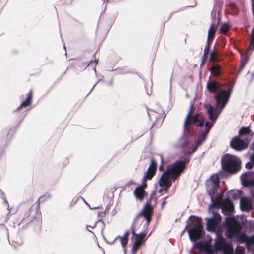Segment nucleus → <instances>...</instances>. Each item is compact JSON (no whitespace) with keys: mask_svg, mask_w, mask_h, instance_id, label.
<instances>
[{"mask_svg":"<svg viewBox=\"0 0 254 254\" xmlns=\"http://www.w3.org/2000/svg\"><path fill=\"white\" fill-rule=\"evenodd\" d=\"M194 110L193 105L186 116L183 126L184 132L180 139V143L184 154H191L197 150L206 136L217 120L220 112H214L215 108L211 106L207 110L211 122L206 121L199 114L191 116Z\"/></svg>","mask_w":254,"mask_h":254,"instance_id":"f257e3e1","label":"nucleus"},{"mask_svg":"<svg viewBox=\"0 0 254 254\" xmlns=\"http://www.w3.org/2000/svg\"><path fill=\"white\" fill-rule=\"evenodd\" d=\"M221 207L222 213L227 216L224 221L226 228V235L228 238H240V231L241 226L239 222L237 221L234 217L230 216L234 210V206L229 198L223 199L221 201Z\"/></svg>","mask_w":254,"mask_h":254,"instance_id":"f03ea898","label":"nucleus"},{"mask_svg":"<svg viewBox=\"0 0 254 254\" xmlns=\"http://www.w3.org/2000/svg\"><path fill=\"white\" fill-rule=\"evenodd\" d=\"M189 161V159L184 158L183 160H177L174 163L167 168L165 171L162 175L159 182L160 187H164L160 189L159 192L161 193L162 191L166 192L169 188L172 185L171 180L175 181L179 176L185 168V165Z\"/></svg>","mask_w":254,"mask_h":254,"instance_id":"7ed1b4c3","label":"nucleus"},{"mask_svg":"<svg viewBox=\"0 0 254 254\" xmlns=\"http://www.w3.org/2000/svg\"><path fill=\"white\" fill-rule=\"evenodd\" d=\"M207 89L209 92L216 93L215 96L216 108H215L214 112L217 113L220 112V113L229 101L232 87L228 90H221V87L217 82L209 80L207 83Z\"/></svg>","mask_w":254,"mask_h":254,"instance_id":"20e7f679","label":"nucleus"},{"mask_svg":"<svg viewBox=\"0 0 254 254\" xmlns=\"http://www.w3.org/2000/svg\"><path fill=\"white\" fill-rule=\"evenodd\" d=\"M221 166L222 170L219 171V175L228 178L240 170L241 161L236 156L226 154L221 158Z\"/></svg>","mask_w":254,"mask_h":254,"instance_id":"39448f33","label":"nucleus"},{"mask_svg":"<svg viewBox=\"0 0 254 254\" xmlns=\"http://www.w3.org/2000/svg\"><path fill=\"white\" fill-rule=\"evenodd\" d=\"M189 218H192L191 221L192 224L194 225L193 227L188 230L189 238L191 241L194 242L193 244L194 247L199 248L200 251L203 252L208 244L202 243L201 241L197 242H195L197 240L200 239L204 235L201 226V219L193 216L190 217Z\"/></svg>","mask_w":254,"mask_h":254,"instance_id":"423d86ee","label":"nucleus"},{"mask_svg":"<svg viewBox=\"0 0 254 254\" xmlns=\"http://www.w3.org/2000/svg\"><path fill=\"white\" fill-rule=\"evenodd\" d=\"M152 212L153 207L150 204V202L147 201L142 210L135 216L132 223H134L135 226H137L138 227L139 225L144 221V219L142 218L144 217L145 222L143 224V228L144 231L146 232L151 220Z\"/></svg>","mask_w":254,"mask_h":254,"instance_id":"0eeeda50","label":"nucleus"},{"mask_svg":"<svg viewBox=\"0 0 254 254\" xmlns=\"http://www.w3.org/2000/svg\"><path fill=\"white\" fill-rule=\"evenodd\" d=\"M137 226H135V223H132L130 230L132 234V241L133 242V247L132 248V254H135L139 248L141 246L143 242V239L145 237L147 232L143 231L137 234L135 233V230L137 228Z\"/></svg>","mask_w":254,"mask_h":254,"instance_id":"6e6552de","label":"nucleus"},{"mask_svg":"<svg viewBox=\"0 0 254 254\" xmlns=\"http://www.w3.org/2000/svg\"><path fill=\"white\" fill-rule=\"evenodd\" d=\"M206 227L208 231H215L221 221V217L218 213L213 212V215L211 218H206Z\"/></svg>","mask_w":254,"mask_h":254,"instance_id":"1a4fd4ad","label":"nucleus"},{"mask_svg":"<svg viewBox=\"0 0 254 254\" xmlns=\"http://www.w3.org/2000/svg\"><path fill=\"white\" fill-rule=\"evenodd\" d=\"M249 142V140L242 139L239 136H237L230 142V146L235 150L241 151L246 149Z\"/></svg>","mask_w":254,"mask_h":254,"instance_id":"9d476101","label":"nucleus"},{"mask_svg":"<svg viewBox=\"0 0 254 254\" xmlns=\"http://www.w3.org/2000/svg\"><path fill=\"white\" fill-rule=\"evenodd\" d=\"M219 187H216L212 184H208L207 191L208 195L210 196L211 203L209 205V208L212 209L216 207L218 194H217L216 198L215 196L216 194L217 189Z\"/></svg>","mask_w":254,"mask_h":254,"instance_id":"9b49d317","label":"nucleus"},{"mask_svg":"<svg viewBox=\"0 0 254 254\" xmlns=\"http://www.w3.org/2000/svg\"><path fill=\"white\" fill-rule=\"evenodd\" d=\"M156 161L154 159H152L150 164L142 179V185L144 187H147L146 180L151 179L154 175L156 170Z\"/></svg>","mask_w":254,"mask_h":254,"instance_id":"f8f14e48","label":"nucleus"},{"mask_svg":"<svg viewBox=\"0 0 254 254\" xmlns=\"http://www.w3.org/2000/svg\"><path fill=\"white\" fill-rule=\"evenodd\" d=\"M242 184L244 186H254V172H248L243 173L241 176Z\"/></svg>","mask_w":254,"mask_h":254,"instance_id":"ddd939ff","label":"nucleus"},{"mask_svg":"<svg viewBox=\"0 0 254 254\" xmlns=\"http://www.w3.org/2000/svg\"><path fill=\"white\" fill-rule=\"evenodd\" d=\"M254 135L253 131L250 129L249 127H242L239 130L240 137H245L244 139L250 141Z\"/></svg>","mask_w":254,"mask_h":254,"instance_id":"4468645a","label":"nucleus"},{"mask_svg":"<svg viewBox=\"0 0 254 254\" xmlns=\"http://www.w3.org/2000/svg\"><path fill=\"white\" fill-rule=\"evenodd\" d=\"M129 235V231H127L125 232V233L123 236H117L115 238L114 241L112 243H110V244H113L115 241H116L117 239H119L120 240V242L122 245V246L123 248L124 253V254H126L127 249H126V246L128 243V238Z\"/></svg>","mask_w":254,"mask_h":254,"instance_id":"2eb2a0df","label":"nucleus"},{"mask_svg":"<svg viewBox=\"0 0 254 254\" xmlns=\"http://www.w3.org/2000/svg\"><path fill=\"white\" fill-rule=\"evenodd\" d=\"M240 208L243 211H249L253 209L250 200L246 197H242L240 199Z\"/></svg>","mask_w":254,"mask_h":254,"instance_id":"dca6fc26","label":"nucleus"},{"mask_svg":"<svg viewBox=\"0 0 254 254\" xmlns=\"http://www.w3.org/2000/svg\"><path fill=\"white\" fill-rule=\"evenodd\" d=\"M227 177L221 176L219 175V172L216 174H213L210 177V181L208 184H212L216 187L220 186V178H226Z\"/></svg>","mask_w":254,"mask_h":254,"instance_id":"f3484780","label":"nucleus"},{"mask_svg":"<svg viewBox=\"0 0 254 254\" xmlns=\"http://www.w3.org/2000/svg\"><path fill=\"white\" fill-rule=\"evenodd\" d=\"M146 187H144V186L142 184L141 186H138L134 191V194L135 197L139 199L142 200L144 198V188Z\"/></svg>","mask_w":254,"mask_h":254,"instance_id":"a211bd4d","label":"nucleus"},{"mask_svg":"<svg viewBox=\"0 0 254 254\" xmlns=\"http://www.w3.org/2000/svg\"><path fill=\"white\" fill-rule=\"evenodd\" d=\"M217 26L215 24L212 23L208 31L207 41H210L214 38Z\"/></svg>","mask_w":254,"mask_h":254,"instance_id":"6ab92c4d","label":"nucleus"},{"mask_svg":"<svg viewBox=\"0 0 254 254\" xmlns=\"http://www.w3.org/2000/svg\"><path fill=\"white\" fill-rule=\"evenodd\" d=\"M221 66L217 64H213L210 69L211 73L215 76H218L221 74Z\"/></svg>","mask_w":254,"mask_h":254,"instance_id":"aec40b11","label":"nucleus"},{"mask_svg":"<svg viewBox=\"0 0 254 254\" xmlns=\"http://www.w3.org/2000/svg\"><path fill=\"white\" fill-rule=\"evenodd\" d=\"M32 97V91H30L28 92L27 97L26 100H24L21 103V104L19 106V107L17 108V109H18L20 107H27L28 106H29L31 103Z\"/></svg>","mask_w":254,"mask_h":254,"instance_id":"412c9836","label":"nucleus"},{"mask_svg":"<svg viewBox=\"0 0 254 254\" xmlns=\"http://www.w3.org/2000/svg\"><path fill=\"white\" fill-rule=\"evenodd\" d=\"M224 240L222 237L219 235H217L216 241L214 243V247L219 250L220 247L223 245Z\"/></svg>","mask_w":254,"mask_h":254,"instance_id":"4be33fe9","label":"nucleus"},{"mask_svg":"<svg viewBox=\"0 0 254 254\" xmlns=\"http://www.w3.org/2000/svg\"><path fill=\"white\" fill-rule=\"evenodd\" d=\"M217 250L218 249L215 247H212L207 245L203 252L205 254H218Z\"/></svg>","mask_w":254,"mask_h":254,"instance_id":"5701e85b","label":"nucleus"},{"mask_svg":"<svg viewBox=\"0 0 254 254\" xmlns=\"http://www.w3.org/2000/svg\"><path fill=\"white\" fill-rule=\"evenodd\" d=\"M210 59L213 61L218 60L217 52L215 51V46L214 47L213 51L210 53Z\"/></svg>","mask_w":254,"mask_h":254,"instance_id":"b1692460","label":"nucleus"},{"mask_svg":"<svg viewBox=\"0 0 254 254\" xmlns=\"http://www.w3.org/2000/svg\"><path fill=\"white\" fill-rule=\"evenodd\" d=\"M229 29V24L227 23H224L221 26L220 31L222 34H226Z\"/></svg>","mask_w":254,"mask_h":254,"instance_id":"393cba45","label":"nucleus"},{"mask_svg":"<svg viewBox=\"0 0 254 254\" xmlns=\"http://www.w3.org/2000/svg\"><path fill=\"white\" fill-rule=\"evenodd\" d=\"M101 222L102 225V229H101V232L102 233V232H103V230H104V228H105V225L104 222L103 221V220H102V219H100V220H99L97 221L96 222V223H95L93 226H90V227L91 228H95V226H96V225L97 223H98V222Z\"/></svg>","mask_w":254,"mask_h":254,"instance_id":"a878e982","label":"nucleus"},{"mask_svg":"<svg viewBox=\"0 0 254 254\" xmlns=\"http://www.w3.org/2000/svg\"><path fill=\"white\" fill-rule=\"evenodd\" d=\"M209 46H210V41H207V45L205 46L204 50V53L205 56L208 55L209 54Z\"/></svg>","mask_w":254,"mask_h":254,"instance_id":"bb28decb","label":"nucleus"},{"mask_svg":"<svg viewBox=\"0 0 254 254\" xmlns=\"http://www.w3.org/2000/svg\"><path fill=\"white\" fill-rule=\"evenodd\" d=\"M248 49L251 51H253L254 50V41H250Z\"/></svg>","mask_w":254,"mask_h":254,"instance_id":"cd10ccee","label":"nucleus"},{"mask_svg":"<svg viewBox=\"0 0 254 254\" xmlns=\"http://www.w3.org/2000/svg\"><path fill=\"white\" fill-rule=\"evenodd\" d=\"M1 192V198L3 199L4 200V203L7 205V209L9 210V205H8V203L7 202V201H6V200L5 199V196H4V194L2 193V192L1 191V190H0Z\"/></svg>","mask_w":254,"mask_h":254,"instance_id":"c85d7f7f","label":"nucleus"},{"mask_svg":"<svg viewBox=\"0 0 254 254\" xmlns=\"http://www.w3.org/2000/svg\"><path fill=\"white\" fill-rule=\"evenodd\" d=\"M244 251L239 248H237L235 251V254H243Z\"/></svg>","mask_w":254,"mask_h":254,"instance_id":"c756f323","label":"nucleus"},{"mask_svg":"<svg viewBox=\"0 0 254 254\" xmlns=\"http://www.w3.org/2000/svg\"><path fill=\"white\" fill-rule=\"evenodd\" d=\"M253 164V162L252 163L251 162H248L246 164L245 167L247 169H250L252 168Z\"/></svg>","mask_w":254,"mask_h":254,"instance_id":"7c9ffc66","label":"nucleus"},{"mask_svg":"<svg viewBox=\"0 0 254 254\" xmlns=\"http://www.w3.org/2000/svg\"><path fill=\"white\" fill-rule=\"evenodd\" d=\"M250 41H254V31H251Z\"/></svg>","mask_w":254,"mask_h":254,"instance_id":"2f4dec72","label":"nucleus"},{"mask_svg":"<svg viewBox=\"0 0 254 254\" xmlns=\"http://www.w3.org/2000/svg\"><path fill=\"white\" fill-rule=\"evenodd\" d=\"M251 1H252V12H253V11H254V0H251Z\"/></svg>","mask_w":254,"mask_h":254,"instance_id":"473e14b6","label":"nucleus"},{"mask_svg":"<svg viewBox=\"0 0 254 254\" xmlns=\"http://www.w3.org/2000/svg\"><path fill=\"white\" fill-rule=\"evenodd\" d=\"M251 194L253 197H254V186H253L252 189L251 190Z\"/></svg>","mask_w":254,"mask_h":254,"instance_id":"72a5a7b5","label":"nucleus"},{"mask_svg":"<svg viewBox=\"0 0 254 254\" xmlns=\"http://www.w3.org/2000/svg\"><path fill=\"white\" fill-rule=\"evenodd\" d=\"M251 161L253 162V163L254 164V151L253 155L251 156Z\"/></svg>","mask_w":254,"mask_h":254,"instance_id":"f704fd0d","label":"nucleus"},{"mask_svg":"<svg viewBox=\"0 0 254 254\" xmlns=\"http://www.w3.org/2000/svg\"><path fill=\"white\" fill-rule=\"evenodd\" d=\"M159 170H160V171H163V170H164V167H163V164H162L159 166Z\"/></svg>","mask_w":254,"mask_h":254,"instance_id":"c9c22d12","label":"nucleus"},{"mask_svg":"<svg viewBox=\"0 0 254 254\" xmlns=\"http://www.w3.org/2000/svg\"><path fill=\"white\" fill-rule=\"evenodd\" d=\"M253 13V18H254V25H253V28L252 30V31H254V11H253V12H252Z\"/></svg>","mask_w":254,"mask_h":254,"instance_id":"e433bc0d","label":"nucleus"},{"mask_svg":"<svg viewBox=\"0 0 254 254\" xmlns=\"http://www.w3.org/2000/svg\"><path fill=\"white\" fill-rule=\"evenodd\" d=\"M166 203V201L165 200H164V201H162V204H161V207L163 208L164 206V205Z\"/></svg>","mask_w":254,"mask_h":254,"instance_id":"4c0bfd02","label":"nucleus"},{"mask_svg":"<svg viewBox=\"0 0 254 254\" xmlns=\"http://www.w3.org/2000/svg\"><path fill=\"white\" fill-rule=\"evenodd\" d=\"M232 197H233V199H237V194H233L232 195Z\"/></svg>","mask_w":254,"mask_h":254,"instance_id":"58836bf2","label":"nucleus"},{"mask_svg":"<svg viewBox=\"0 0 254 254\" xmlns=\"http://www.w3.org/2000/svg\"><path fill=\"white\" fill-rule=\"evenodd\" d=\"M207 56H208V55H205V56L204 53V54H203V57H202V59H203V60H206V58H207Z\"/></svg>","mask_w":254,"mask_h":254,"instance_id":"ea45409f","label":"nucleus"},{"mask_svg":"<svg viewBox=\"0 0 254 254\" xmlns=\"http://www.w3.org/2000/svg\"><path fill=\"white\" fill-rule=\"evenodd\" d=\"M97 82L92 87V88H91V89L90 90V92H89V93L93 90V89L94 88V87H95V86L96 85Z\"/></svg>","mask_w":254,"mask_h":254,"instance_id":"a19ab883","label":"nucleus"},{"mask_svg":"<svg viewBox=\"0 0 254 254\" xmlns=\"http://www.w3.org/2000/svg\"><path fill=\"white\" fill-rule=\"evenodd\" d=\"M252 242L253 243H254V240H252ZM252 254H254V247L253 248V252H252Z\"/></svg>","mask_w":254,"mask_h":254,"instance_id":"79ce46f5","label":"nucleus"},{"mask_svg":"<svg viewBox=\"0 0 254 254\" xmlns=\"http://www.w3.org/2000/svg\"><path fill=\"white\" fill-rule=\"evenodd\" d=\"M83 200H84V201L85 202V204H86V205H88V207H89L91 209H92V208L90 207V205H89V204H88V203H87L85 201V200H84V199H83Z\"/></svg>","mask_w":254,"mask_h":254,"instance_id":"37998d69","label":"nucleus"},{"mask_svg":"<svg viewBox=\"0 0 254 254\" xmlns=\"http://www.w3.org/2000/svg\"><path fill=\"white\" fill-rule=\"evenodd\" d=\"M160 157L161 158V160L162 163H163V156L162 155H160Z\"/></svg>","mask_w":254,"mask_h":254,"instance_id":"c03bdc74","label":"nucleus"},{"mask_svg":"<svg viewBox=\"0 0 254 254\" xmlns=\"http://www.w3.org/2000/svg\"><path fill=\"white\" fill-rule=\"evenodd\" d=\"M170 90L171 89V78H170Z\"/></svg>","mask_w":254,"mask_h":254,"instance_id":"a18cd8bd","label":"nucleus"},{"mask_svg":"<svg viewBox=\"0 0 254 254\" xmlns=\"http://www.w3.org/2000/svg\"><path fill=\"white\" fill-rule=\"evenodd\" d=\"M241 64H242V68H243V67L245 66V63L243 64V63H241Z\"/></svg>","mask_w":254,"mask_h":254,"instance_id":"49530a36","label":"nucleus"},{"mask_svg":"<svg viewBox=\"0 0 254 254\" xmlns=\"http://www.w3.org/2000/svg\"><path fill=\"white\" fill-rule=\"evenodd\" d=\"M89 226H87V230L91 232V233H93L91 231L89 230V229H88V227H89Z\"/></svg>","mask_w":254,"mask_h":254,"instance_id":"de8ad7c7","label":"nucleus"},{"mask_svg":"<svg viewBox=\"0 0 254 254\" xmlns=\"http://www.w3.org/2000/svg\"><path fill=\"white\" fill-rule=\"evenodd\" d=\"M226 254H233V252H228V253H227Z\"/></svg>","mask_w":254,"mask_h":254,"instance_id":"09e8293b","label":"nucleus"},{"mask_svg":"<svg viewBox=\"0 0 254 254\" xmlns=\"http://www.w3.org/2000/svg\"><path fill=\"white\" fill-rule=\"evenodd\" d=\"M94 70L95 73H96V69H95V67H94Z\"/></svg>","mask_w":254,"mask_h":254,"instance_id":"8fccbe9b","label":"nucleus"},{"mask_svg":"<svg viewBox=\"0 0 254 254\" xmlns=\"http://www.w3.org/2000/svg\"><path fill=\"white\" fill-rule=\"evenodd\" d=\"M129 184H133V182L132 181H130V182L129 183Z\"/></svg>","mask_w":254,"mask_h":254,"instance_id":"3c124183","label":"nucleus"},{"mask_svg":"<svg viewBox=\"0 0 254 254\" xmlns=\"http://www.w3.org/2000/svg\"><path fill=\"white\" fill-rule=\"evenodd\" d=\"M97 61H98V60H95V62L96 63V64H97Z\"/></svg>","mask_w":254,"mask_h":254,"instance_id":"603ef678","label":"nucleus"},{"mask_svg":"<svg viewBox=\"0 0 254 254\" xmlns=\"http://www.w3.org/2000/svg\"><path fill=\"white\" fill-rule=\"evenodd\" d=\"M42 197H40V198H39L38 201H40V199H42Z\"/></svg>","mask_w":254,"mask_h":254,"instance_id":"864d4df0","label":"nucleus"},{"mask_svg":"<svg viewBox=\"0 0 254 254\" xmlns=\"http://www.w3.org/2000/svg\"><path fill=\"white\" fill-rule=\"evenodd\" d=\"M42 197H40V198H39L38 201H40V199H42Z\"/></svg>","mask_w":254,"mask_h":254,"instance_id":"5fc2aeb1","label":"nucleus"},{"mask_svg":"<svg viewBox=\"0 0 254 254\" xmlns=\"http://www.w3.org/2000/svg\"><path fill=\"white\" fill-rule=\"evenodd\" d=\"M42 197H40V198H39L38 201H40V199H42Z\"/></svg>","mask_w":254,"mask_h":254,"instance_id":"6e6d98bb","label":"nucleus"},{"mask_svg":"<svg viewBox=\"0 0 254 254\" xmlns=\"http://www.w3.org/2000/svg\"><path fill=\"white\" fill-rule=\"evenodd\" d=\"M64 49H65V45L64 46Z\"/></svg>","mask_w":254,"mask_h":254,"instance_id":"4d7b16f0","label":"nucleus"},{"mask_svg":"<svg viewBox=\"0 0 254 254\" xmlns=\"http://www.w3.org/2000/svg\"><path fill=\"white\" fill-rule=\"evenodd\" d=\"M107 0V1L108 0Z\"/></svg>","mask_w":254,"mask_h":254,"instance_id":"13d9d810","label":"nucleus"}]
</instances>
